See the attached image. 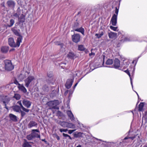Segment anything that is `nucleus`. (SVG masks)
Segmentation results:
<instances>
[{
  "label": "nucleus",
  "instance_id": "f257e3e1",
  "mask_svg": "<svg viewBox=\"0 0 147 147\" xmlns=\"http://www.w3.org/2000/svg\"><path fill=\"white\" fill-rule=\"evenodd\" d=\"M22 37H18L17 38L16 44L14 42V39L12 38H10L8 39V43L9 45L11 47H19L20 43L22 42Z\"/></svg>",
  "mask_w": 147,
  "mask_h": 147
},
{
  "label": "nucleus",
  "instance_id": "f03ea898",
  "mask_svg": "<svg viewBox=\"0 0 147 147\" xmlns=\"http://www.w3.org/2000/svg\"><path fill=\"white\" fill-rule=\"evenodd\" d=\"M119 9L117 7H115V14H114L112 16L110 22L111 23L112 25L115 26L117 23V17L119 12Z\"/></svg>",
  "mask_w": 147,
  "mask_h": 147
},
{
  "label": "nucleus",
  "instance_id": "7ed1b4c3",
  "mask_svg": "<svg viewBox=\"0 0 147 147\" xmlns=\"http://www.w3.org/2000/svg\"><path fill=\"white\" fill-rule=\"evenodd\" d=\"M4 63L5 65V69L6 70L10 71L14 69V66L12 64L10 60H5L4 61Z\"/></svg>",
  "mask_w": 147,
  "mask_h": 147
},
{
  "label": "nucleus",
  "instance_id": "20e7f679",
  "mask_svg": "<svg viewBox=\"0 0 147 147\" xmlns=\"http://www.w3.org/2000/svg\"><path fill=\"white\" fill-rule=\"evenodd\" d=\"M59 104V102L58 100H54L49 102L47 103V105L51 107V109H58L59 108L57 106Z\"/></svg>",
  "mask_w": 147,
  "mask_h": 147
},
{
  "label": "nucleus",
  "instance_id": "39448f33",
  "mask_svg": "<svg viewBox=\"0 0 147 147\" xmlns=\"http://www.w3.org/2000/svg\"><path fill=\"white\" fill-rule=\"evenodd\" d=\"M34 80V77L33 76H29L24 80L25 85L27 88L28 87L30 84Z\"/></svg>",
  "mask_w": 147,
  "mask_h": 147
},
{
  "label": "nucleus",
  "instance_id": "423d86ee",
  "mask_svg": "<svg viewBox=\"0 0 147 147\" xmlns=\"http://www.w3.org/2000/svg\"><path fill=\"white\" fill-rule=\"evenodd\" d=\"M10 100V99L9 97L7 96H5L2 98L1 102H2V105L4 106V108L6 109L7 110H8V107L7 106Z\"/></svg>",
  "mask_w": 147,
  "mask_h": 147
},
{
  "label": "nucleus",
  "instance_id": "0eeeda50",
  "mask_svg": "<svg viewBox=\"0 0 147 147\" xmlns=\"http://www.w3.org/2000/svg\"><path fill=\"white\" fill-rule=\"evenodd\" d=\"M17 25H18V23H17L15 24L14 27L11 28V30L16 35L18 36L19 37L22 36L20 33V30L18 29L16 27Z\"/></svg>",
  "mask_w": 147,
  "mask_h": 147
},
{
  "label": "nucleus",
  "instance_id": "6e6552de",
  "mask_svg": "<svg viewBox=\"0 0 147 147\" xmlns=\"http://www.w3.org/2000/svg\"><path fill=\"white\" fill-rule=\"evenodd\" d=\"M80 36L78 34H74L72 36V41L74 42L77 43L80 40Z\"/></svg>",
  "mask_w": 147,
  "mask_h": 147
},
{
  "label": "nucleus",
  "instance_id": "1a4fd4ad",
  "mask_svg": "<svg viewBox=\"0 0 147 147\" xmlns=\"http://www.w3.org/2000/svg\"><path fill=\"white\" fill-rule=\"evenodd\" d=\"M7 6L10 9H13L15 5V3L13 0H9L6 3Z\"/></svg>",
  "mask_w": 147,
  "mask_h": 147
},
{
  "label": "nucleus",
  "instance_id": "9d476101",
  "mask_svg": "<svg viewBox=\"0 0 147 147\" xmlns=\"http://www.w3.org/2000/svg\"><path fill=\"white\" fill-rule=\"evenodd\" d=\"M37 123L32 120L30 121L28 125V127L29 128H31L33 127H37Z\"/></svg>",
  "mask_w": 147,
  "mask_h": 147
},
{
  "label": "nucleus",
  "instance_id": "9b49d317",
  "mask_svg": "<svg viewBox=\"0 0 147 147\" xmlns=\"http://www.w3.org/2000/svg\"><path fill=\"white\" fill-rule=\"evenodd\" d=\"M120 61L117 58H115L113 61V66L116 69H118L120 67Z\"/></svg>",
  "mask_w": 147,
  "mask_h": 147
},
{
  "label": "nucleus",
  "instance_id": "f8f14e48",
  "mask_svg": "<svg viewBox=\"0 0 147 147\" xmlns=\"http://www.w3.org/2000/svg\"><path fill=\"white\" fill-rule=\"evenodd\" d=\"M32 134H33V138H34L35 137L40 138V134H38L37 133H36L35 132V131H36L37 132H40L39 130L38 129H33L32 130Z\"/></svg>",
  "mask_w": 147,
  "mask_h": 147
},
{
  "label": "nucleus",
  "instance_id": "ddd939ff",
  "mask_svg": "<svg viewBox=\"0 0 147 147\" xmlns=\"http://www.w3.org/2000/svg\"><path fill=\"white\" fill-rule=\"evenodd\" d=\"M50 88L49 86H48L47 85H44L42 88V90H43V92L41 93V94L44 95L46 93L48 92Z\"/></svg>",
  "mask_w": 147,
  "mask_h": 147
},
{
  "label": "nucleus",
  "instance_id": "4468645a",
  "mask_svg": "<svg viewBox=\"0 0 147 147\" xmlns=\"http://www.w3.org/2000/svg\"><path fill=\"white\" fill-rule=\"evenodd\" d=\"M73 82V79H69L67 80L65 84V86L66 88L67 89L70 88L71 87Z\"/></svg>",
  "mask_w": 147,
  "mask_h": 147
},
{
  "label": "nucleus",
  "instance_id": "2eb2a0df",
  "mask_svg": "<svg viewBox=\"0 0 147 147\" xmlns=\"http://www.w3.org/2000/svg\"><path fill=\"white\" fill-rule=\"evenodd\" d=\"M22 103L27 108H30L31 104V102L25 99L23 100Z\"/></svg>",
  "mask_w": 147,
  "mask_h": 147
},
{
  "label": "nucleus",
  "instance_id": "dca6fc26",
  "mask_svg": "<svg viewBox=\"0 0 147 147\" xmlns=\"http://www.w3.org/2000/svg\"><path fill=\"white\" fill-rule=\"evenodd\" d=\"M67 56L69 59H74L77 57L76 54L72 52H69L67 55Z\"/></svg>",
  "mask_w": 147,
  "mask_h": 147
},
{
  "label": "nucleus",
  "instance_id": "f3484780",
  "mask_svg": "<svg viewBox=\"0 0 147 147\" xmlns=\"http://www.w3.org/2000/svg\"><path fill=\"white\" fill-rule=\"evenodd\" d=\"M18 25L23 23L24 22L25 20V16L23 14H22L18 18Z\"/></svg>",
  "mask_w": 147,
  "mask_h": 147
},
{
  "label": "nucleus",
  "instance_id": "a211bd4d",
  "mask_svg": "<svg viewBox=\"0 0 147 147\" xmlns=\"http://www.w3.org/2000/svg\"><path fill=\"white\" fill-rule=\"evenodd\" d=\"M67 113L70 119L72 121L74 119V117L72 113L70 111H67Z\"/></svg>",
  "mask_w": 147,
  "mask_h": 147
},
{
  "label": "nucleus",
  "instance_id": "6ab92c4d",
  "mask_svg": "<svg viewBox=\"0 0 147 147\" xmlns=\"http://www.w3.org/2000/svg\"><path fill=\"white\" fill-rule=\"evenodd\" d=\"M117 33L113 32H111L109 33L108 36L110 38H115L117 37Z\"/></svg>",
  "mask_w": 147,
  "mask_h": 147
},
{
  "label": "nucleus",
  "instance_id": "aec40b11",
  "mask_svg": "<svg viewBox=\"0 0 147 147\" xmlns=\"http://www.w3.org/2000/svg\"><path fill=\"white\" fill-rule=\"evenodd\" d=\"M9 50V47L7 46L2 47L1 49V52L3 53H6Z\"/></svg>",
  "mask_w": 147,
  "mask_h": 147
},
{
  "label": "nucleus",
  "instance_id": "412c9836",
  "mask_svg": "<svg viewBox=\"0 0 147 147\" xmlns=\"http://www.w3.org/2000/svg\"><path fill=\"white\" fill-rule=\"evenodd\" d=\"M74 30L81 32L83 35L84 34V29L82 27L77 28H75V30Z\"/></svg>",
  "mask_w": 147,
  "mask_h": 147
},
{
  "label": "nucleus",
  "instance_id": "4be33fe9",
  "mask_svg": "<svg viewBox=\"0 0 147 147\" xmlns=\"http://www.w3.org/2000/svg\"><path fill=\"white\" fill-rule=\"evenodd\" d=\"M9 117L10 119L13 121H17V117L13 114H9Z\"/></svg>",
  "mask_w": 147,
  "mask_h": 147
},
{
  "label": "nucleus",
  "instance_id": "5701e85b",
  "mask_svg": "<svg viewBox=\"0 0 147 147\" xmlns=\"http://www.w3.org/2000/svg\"><path fill=\"white\" fill-rule=\"evenodd\" d=\"M18 88L20 90H21L24 93H25L27 91V90L23 85H21L20 86H18Z\"/></svg>",
  "mask_w": 147,
  "mask_h": 147
},
{
  "label": "nucleus",
  "instance_id": "b1692460",
  "mask_svg": "<svg viewBox=\"0 0 147 147\" xmlns=\"http://www.w3.org/2000/svg\"><path fill=\"white\" fill-rule=\"evenodd\" d=\"M20 108V107L18 105H15L13 107V110L17 112H20L21 111Z\"/></svg>",
  "mask_w": 147,
  "mask_h": 147
},
{
  "label": "nucleus",
  "instance_id": "393cba45",
  "mask_svg": "<svg viewBox=\"0 0 147 147\" xmlns=\"http://www.w3.org/2000/svg\"><path fill=\"white\" fill-rule=\"evenodd\" d=\"M55 44L58 45H59L61 48L62 50H64L65 46L64 45L63 43H61L59 42H55Z\"/></svg>",
  "mask_w": 147,
  "mask_h": 147
},
{
  "label": "nucleus",
  "instance_id": "a878e982",
  "mask_svg": "<svg viewBox=\"0 0 147 147\" xmlns=\"http://www.w3.org/2000/svg\"><path fill=\"white\" fill-rule=\"evenodd\" d=\"M31 143V142H28L25 140V142L22 145V146L23 147H30L31 146L30 144V143Z\"/></svg>",
  "mask_w": 147,
  "mask_h": 147
},
{
  "label": "nucleus",
  "instance_id": "bb28decb",
  "mask_svg": "<svg viewBox=\"0 0 147 147\" xmlns=\"http://www.w3.org/2000/svg\"><path fill=\"white\" fill-rule=\"evenodd\" d=\"M75 127V125L74 124L71 123H69L68 122L67 127L70 128L74 129Z\"/></svg>",
  "mask_w": 147,
  "mask_h": 147
},
{
  "label": "nucleus",
  "instance_id": "cd10ccee",
  "mask_svg": "<svg viewBox=\"0 0 147 147\" xmlns=\"http://www.w3.org/2000/svg\"><path fill=\"white\" fill-rule=\"evenodd\" d=\"M144 106V103L143 102H140L139 106V111H142Z\"/></svg>",
  "mask_w": 147,
  "mask_h": 147
},
{
  "label": "nucleus",
  "instance_id": "c85d7f7f",
  "mask_svg": "<svg viewBox=\"0 0 147 147\" xmlns=\"http://www.w3.org/2000/svg\"><path fill=\"white\" fill-rule=\"evenodd\" d=\"M130 142V140H128V138L127 137H125L123 140L122 143L126 144V143Z\"/></svg>",
  "mask_w": 147,
  "mask_h": 147
},
{
  "label": "nucleus",
  "instance_id": "c756f323",
  "mask_svg": "<svg viewBox=\"0 0 147 147\" xmlns=\"http://www.w3.org/2000/svg\"><path fill=\"white\" fill-rule=\"evenodd\" d=\"M15 22L13 19H11L10 20V24L7 25V26L9 27H11L13 25Z\"/></svg>",
  "mask_w": 147,
  "mask_h": 147
},
{
  "label": "nucleus",
  "instance_id": "7c9ffc66",
  "mask_svg": "<svg viewBox=\"0 0 147 147\" xmlns=\"http://www.w3.org/2000/svg\"><path fill=\"white\" fill-rule=\"evenodd\" d=\"M13 97L16 99V100H18L20 99L21 96L19 94H15Z\"/></svg>",
  "mask_w": 147,
  "mask_h": 147
},
{
  "label": "nucleus",
  "instance_id": "2f4dec72",
  "mask_svg": "<svg viewBox=\"0 0 147 147\" xmlns=\"http://www.w3.org/2000/svg\"><path fill=\"white\" fill-rule=\"evenodd\" d=\"M33 134L31 133L30 134L28 135L26 137L27 139L29 140H30L34 138Z\"/></svg>",
  "mask_w": 147,
  "mask_h": 147
},
{
  "label": "nucleus",
  "instance_id": "473e14b6",
  "mask_svg": "<svg viewBox=\"0 0 147 147\" xmlns=\"http://www.w3.org/2000/svg\"><path fill=\"white\" fill-rule=\"evenodd\" d=\"M113 61L112 59H109L106 62V64L107 65H110L112 64Z\"/></svg>",
  "mask_w": 147,
  "mask_h": 147
},
{
  "label": "nucleus",
  "instance_id": "72a5a7b5",
  "mask_svg": "<svg viewBox=\"0 0 147 147\" xmlns=\"http://www.w3.org/2000/svg\"><path fill=\"white\" fill-rule=\"evenodd\" d=\"M78 49L79 50L82 51L84 50L85 48L83 45H80L78 46Z\"/></svg>",
  "mask_w": 147,
  "mask_h": 147
},
{
  "label": "nucleus",
  "instance_id": "f704fd0d",
  "mask_svg": "<svg viewBox=\"0 0 147 147\" xmlns=\"http://www.w3.org/2000/svg\"><path fill=\"white\" fill-rule=\"evenodd\" d=\"M79 26V24L78 22H76L74 23V26H73V30H75V28H78Z\"/></svg>",
  "mask_w": 147,
  "mask_h": 147
},
{
  "label": "nucleus",
  "instance_id": "c9c22d12",
  "mask_svg": "<svg viewBox=\"0 0 147 147\" xmlns=\"http://www.w3.org/2000/svg\"><path fill=\"white\" fill-rule=\"evenodd\" d=\"M47 75L48 77L50 78H52L53 76V72L50 71L48 72L47 74Z\"/></svg>",
  "mask_w": 147,
  "mask_h": 147
},
{
  "label": "nucleus",
  "instance_id": "e433bc0d",
  "mask_svg": "<svg viewBox=\"0 0 147 147\" xmlns=\"http://www.w3.org/2000/svg\"><path fill=\"white\" fill-rule=\"evenodd\" d=\"M129 63H130V62L128 61H127L124 63V65H125V66L124 67V68L125 69L127 67V66H128V65H129Z\"/></svg>",
  "mask_w": 147,
  "mask_h": 147
},
{
  "label": "nucleus",
  "instance_id": "4c0bfd02",
  "mask_svg": "<svg viewBox=\"0 0 147 147\" xmlns=\"http://www.w3.org/2000/svg\"><path fill=\"white\" fill-rule=\"evenodd\" d=\"M67 123L68 122H67L63 121L61 126L63 127H67Z\"/></svg>",
  "mask_w": 147,
  "mask_h": 147
},
{
  "label": "nucleus",
  "instance_id": "58836bf2",
  "mask_svg": "<svg viewBox=\"0 0 147 147\" xmlns=\"http://www.w3.org/2000/svg\"><path fill=\"white\" fill-rule=\"evenodd\" d=\"M110 28L111 30L114 31H117V27H114L112 26H110Z\"/></svg>",
  "mask_w": 147,
  "mask_h": 147
},
{
  "label": "nucleus",
  "instance_id": "ea45409f",
  "mask_svg": "<svg viewBox=\"0 0 147 147\" xmlns=\"http://www.w3.org/2000/svg\"><path fill=\"white\" fill-rule=\"evenodd\" d=\"M22 110L27 113H28L29 111V110L28 109H26V108H25L23 106H22V107L21 108Z\"/></svg>",
  "mask_w": 147,
  "mask_h": 147
},
{
  "label": "nucleus",
  "instance_id": "a19ab883",
  "mask_svg": "<svg viewBox=\"0 0 147 147\" xmlns=\"http://www.w3.org/2000/svg\"><path fill=\"white\" fill-rule=\"evenodd\" d=\"M59 131L61 132H66L68 131V129H59Z\"/></svg>",
  "mask_w": 147,
  "mask_h": 147
},
{
  "label": "nucleus",
  "instance_id": "79ce46f5",
  "mask_svg": "<svg viewBox=\"0 0 147 147\" xmlns=\"http://www.w3.org/2000/svg\"><path fill=\"white\" fill-rule=\"evenodd\" d=\"M63 135L64 137H68L69 138V139H70V140L72 139L71 137L69 135H68V134L63 133Z\"/></svg>",
  "mask_w": 147,
  "mask_h": 147
},
{
  "label": "nucleus",
  "instance_id": "37998d69",
  "mask_svg": "<svg viewBox=\"0 0 147 147\" xmlns=\"http://www.w3.org/2000/svg\"><path fill=\"white\" fill-rule=\"evenodd\" d=\"M14 83L15 84H16L17 85H18V86H20V85L21 84H20L16 80H15L14 81Z\"/></svg>",
  "mask_w": 147,
  "mask_h": 147
},
{
  "label": "nucleus",
  "instance_id": "c03bdc74",
  "mask_svg": "<svg viewBox=\"0 0 147 147\" xmlns=\"http://www.w3.org/2000/svg\"><path fill=\"white\" fill-rule=\"evenodd\" d=\"M124 71L125 72V73H126L130 77H131L130 73L128 69H127L126 70Z\"/></svg>",
  "mask_w": 147,
  "mask_h": 147
},
{
  "label": "nucleus",
  "instance_id": "a18cd8bd",
  "mask_svg": "<svg viewBox=\"0 0 147 147\" xmlns=\"http://www.w3.org/2000/svg\"><path fill=\"white\" fill-rule=\"evenodd\" d=\"M20 112L21 113V116L22 117L26 115L25 113L21 110L20 111Z\"/></svg>",
  "mask_w": 147,
  "mask_h": 147
},
{
  "label": "nucleus",
  "instance_id": "49530a36",
  "mask_svg": "<svg viewBox=\"0 0 147 147\" xmlns=\"http://www.w3.org/2000/svg\"><path fill=\"white\" fill-rule=\"evenodd\" d=\"M95 36H96L97 37L98 39L101 38V37L102 36L100 35L99 33L98 34H95Z\"/></svg>",
  "mask_w": 147,
  "mask_h": 147
},
{
  "label": "nucleus",
  "instance_id": "de8ad7c7",
  "mask_svg": "<svg viewBox=\"0 0 147 147\" xmlns=\"http://www.w3.org/2000/svg\"><path fill=\"white\" fill-rule=\"evenodd\" d=\"M17 103H18V104L19 105H20V107H21V108L22 107V106H23L22 105V102H21V100L18 101L17 102Z\"/></svg>",
  "mask_w": 147,
  "mask_h": 147
},
{
  "label": "nucleus",
  "instance_id": "09e8293b",
  "mask_svg": "<svg viewBox=\"0 0 147 147\" xmlns=\"http://www.w3.org/2000/svg\"><path fill=\"white\" fill-rule=\"evenodd\" d=\"M75 130H68V133L69 134H72L73 132H74Z\"/></svg>",
  "mask_w": 147,
  "mask_h": 147
},
{
  "label": "nucleus",
  "instance_id": "8fccbe9b",
  "mask_svg": "<svg viewBox=\"0 0 147 147\" xmlns=\"http://www.w3.org/2000/svg\"><path fill=\"white\" fill-rule=\"evenodd\" d=\"M128 138V139L129 140V139H131L132 140H133L135 138H136V136H134L131 137H129L127 136Z\"/></svg>",
  "mask_w": 147,
  "mask_h": 147
},
{
  "label": "nucleus",
  "instance_id": "3c124183",
  "mask_svg": "<svg viewBox=\"0 0 147 147\" xmlns=\"http://www.w3.org/2000/svg\"><path fill=\"white\" fill-rule=\"evenodd\" d=\"M124 40L125 41H130V40L128 37H125L124 38Z\"/></svg>",
  "mask_w": 147,
  "mask_h": 147
},
{
  "label": "nucleus",
  "instance_id": "603ef678",
  "mask_svg": "<svg viewBox=\"0 0 147 147\" xmlns=\"http://www.w3.org/2000/svg\"><path fill=\"white\" fill-rule=\"evenodd\" d=\"M13 16L16 18H18L19 17L17 13H14L13 14Z\"/></svg>",
  "mask_w": 147,
  "mask_h": 147
},
{
  "label": "nucleus",
  "instance_id": "864d4df0",
  "mask_svg": "<svg viewBox=\"0 0 147 147\" xmlns=\"http://www.w3.org/2000/svg\"><path fill=\"white\" fill-rule=\"evenodd\" d=\"M63 121H57V123L58 124H59L61 126V125L63 123Z\"/></svg>",
  "mask_w": 147,
  "mask_h": 147
},
{
  "label": "nucleus",
  "instance_id": "5fc2aeb1",
  "mask_svg": "<svg viewBox=\"0 0 147 147\" xmlns=\"http://www.w3.org/2000/svg\"><path fill=\"white\" fill-rule=\"evenodd\" d=\"M95 55V53L93 52H91V53H89V55L90 57L92 56H94Z\"/></svg>",
  "mask_w": 147,
  "mask_h": 147
},
{
  "label": "nucleus",
  "instance_id": "6e6d98bb",
  "mask_svg": "<svg viewBox=\"0 0 147 147\" xmlns=\"http://www.w3.org/2000/svg\"><path fill=\"white\" fill-rule=\"evenodd\" d=\"M3 68V67L2 66V65L0 63V71H1Z\"/></svg>",
  "mask_w": 147,
  "mask_h": 147
},
{
  "label": "nucleus",
  "instance_id": "4d7b16f0",
  "mask_svg": "<svg viewBox=\"0 0 147 147\" xmlns=\"http://www.w3.org/2000/svg\"><path fill=\"white\" fill-rule=\"evenodd\" d=\"M80 80H81V79H80V80H79V81H78V82L76 83L75 84V85H74V88H75L76 87V86H77V84H78V82H79V81H80Z\"/></svg>",
  "mask_w": 147,
  "mask_h": 147
},
{
  "label": "nucleus",
  "instance_id": "13d9d810",
  "mask_svg": "<svg viewBox=\"0 0 147 147\" xmlns=\"http://www.w3.org/2000/svg\"><path fill=\"white\" fill-rule=\"evenodd\" d=\"M101 36H102L104 35V33L103 31L100 32L99 33Z\"/></svg>",
  "mask_w": 147,
  "mask_h": 147
},
{
  "label": "nucleus",
  "instance_id": "bf43d9fd",
  "mask_svg": "<svg viewBox=\"0 0 147 147\" xmlns=\"http://www.w3.org/2000/svg\"><path fill=\"white\" fill-rule=\"evenodd\" d=\"M130 81H131V84L132 87L133 88V83H132V81L131 78V77H130Z\"/></svg>",
  "mask_w": 147,
  "mask_h": 147
},
{
  "label": "nucleus",
  "instance_id": "052dcab7",
  "mask_svg": "<svg viewBox=\"0 0 147 147\" xmlns=\"http://www.w3.org/2000/svg\"><path fill=\"white\" fill-rule=\"evenodd\" d=\"M56 138H57V139L58 140H60V138L59 136H57L56 137Z\"/></svg>",
  "mask_w": 147,
  "mask_h": 147
},
{
  "label": "nucleus",
  "instance_id": "680f3d73",
  "mask_svg": "<svg viewBox=\"0 0 147 147\" xmlns=\"http://www.w3.org/2000/svg\"><path fill=\"white\" fill-rule=\"evenodd\" d=\"M82 147L81 145H79L77 146L76 147Z\"/></svg>",
  "mask_w": 147,
  "mask_h": 147
},
{
  "label": "nucleus",
  "instance_id": "e2e57ef3",
  "mask_svg": "<svg viewBox=\"0 0 147 147\" xmlns=\"http://www.w3.org/2000/svg\"><path fill=\"white\" fill-rule=\"evenodd\" d=\"M42 140L43 141H44L45 142H46V141H45V139H42Z\"/></svg>",
  "mask_w": 147,
  "mask_h": 147
},
{
  "label": "nucleus",
  "instance_id": "0e129e2a",
  "mask_svg": "<svg viewBox=\"0 0 147 147\" xmlns=\"http://www.w3.org/2000/svg\"><path fill=\"white\" fill-rule=\"evenodd\" d=\"M136 92V94H137V96H138V98H139V96L138 94Z\"/></svg>",
  "mask_w": 147,
  "mask_h": 147
},
{
  "label": "nucleus",
  "instance_id": "69168bd1",
  "mask_svg": "<svg viewBox=\"0 0 147 147\" xmlns=\"http://www.w3.org/2000/svg\"><path fill=\"white\" fill-rule=\"evenodd\" d=\"M72 92L71 93L70 92V93H69V96L70 95V94H72Z\"/></svg>",
  "mask_w": 147,
  "mask_h": 147
},
{
  "label": "nucleus",
  "instance_id": "338daca9",
  "mask_svg": "<svg viewBox=\"0 0 147 147\" xmlns=\"http://www.w3.org/2000/svg\"><path fill=\"white\" fill-rule=\"evenodd\" d=\"M134 61H133L132 62V63H134Z\"/></svg>",
  "mask_w": 147,
  "mask_h": 147
},
{
  "label": "nucleus",
  "instance_id": "774afa93",
  "mask_svg": "<svg viewBox=\"0 0 147 147\" xmlns=\"http://www.w3.org/2000/svg\"><path fill=\"white\" fill-rule=\"evenodd\" d=\"M1 106L0 105V109H1Z\"/></svg>",
  "mask_w": 147,
  "mask_h": 147
}]
</instances>
